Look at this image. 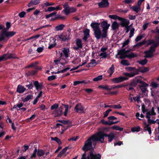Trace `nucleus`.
I'll list each match as a JSON object with an SVG mask.
<instances>
[{
	"instance_id": "nucleus-1",
	"label": "nucleus",
	"mask_w": 159,
	"mask_h": 159,
	"mask_svg": "<svg viewBox=\"0 0 159 159\" xmlns=\"http://www.w3.org/2000/svg\"><path fill=\"white\" fill-rule=\"evenodd\" d=\"M107 137L108 141L111 142L115 137V134L112 133L107 134L102 131H99L89 137L85 142L82 148L85 152L93 149L96 143L99 142L103 143L104 142V137Z\"/></svg>"
},
{
	"instance_id": "nucleus-2",
	"label": "nucleus",
	"mask_w": 159,
	"mask_h": 159,
	"mask_svg": "<svg viewBox=\"0 0 159 159\" xmlns=\"http://www.w3.org/2000/svg\"><path fill=\"white\" fill-rule=\"evenodd\" d=\"M99 25V23L97 22L92 23L90 25L93 29L95 37L97 39H99L101 38H105L107 37V30L110 26V24H108L107 21L102 22L101 24V26L102 29V33Z\"/></svg>"
},
{
	"instance_id": "nucleus-3",
	"label": "nucleus",
	"mask_w": 159,
	"mask_h": 159,
	"mask_svg": "<svg viewBox=\"0 0 159 159\" xmlns=\"http://www.w3.org/2000/svg\"><path fill=\"white\" fill-rule=\"evenodd\" d=\"M16 32L14 31H7L6 29H3L1 31L0 35V42L7 40L9 38L15 34Z\"/></svg>"
},
{
	"instance_id": "nucleus-4",
	"label": "nucleus",
	"mask_w": 159,
	"mask_h": 159,
	"mask_svg": "<svg viewBox=\"0 0 159 159\" xmlns=\"http://www.w3.org/2000/svg\"><path fill=\"white\" fill-rule=\"evenodd\" d=\"M152 45L151 46L149 50L146 51L144 52L145 55L144 57L146 58H150L153 56V53L155 51V48L158 45V42H156L154 40V43L152 44Z\"/></svg>"
},
{
	"instance_id": "nucleus-5",
	"label": "nucleus",
	"mask_w": 159,
	"mask_h": 159,
	"mask_svg": "<svg viewBox=\"0 0 159 159\" xmlns=\"http://www.w3.org/2000/svg\"><path fill=\"white\" fill-rule=\"evenodd\" d=\"M101 155L99 154L95 155L93 150L90 151L87 157L86 156V152L82 155L80 159H100Z\"/></svg>"
},
{
	"instance_id": "nucleus-6",
	"label": "nucleus",
	"mask_w": 159,
	"mask_h": 159,
	"mask_svg": "<svg viewBox=\"0 0 159 159\" xmlns=\"http://www.w3.org/2000/svg\"><path fill=\"white\" fill-rule=\"evenodd\" d=\"M126 69L128 70L129 71H133L129 73H125L124 75L126 76L129 77H134L135 75H138L139 74V71L138 69H136L135 67H128L126 68Z\"/></svg>"
},
{
	"instance_id": "nucleus-7",
	"label": "nucleus",
	"mask_w": 159,
	"mask_h": 159,
	"mask_svg": "<svg viewBox=\"0 0 159 159\" xmlns=\"http://www.w3.org/2000/svg\"><path fill=\"white\" fill-rule=\"evenodd\" d=\"M137 82L141 84V85H139V86L142 93H146L148 91L146 87H148L149 85L139 79L137 80Z\"/></svg>"
},
{
	"instance_id": "nucleus-8",
	"label": "nucleus",
	"mask_w": 159,
	"mask_h": 159,
	"mask_svg": "<svg viewBox=\"0 0 159 159\" xmlns=\"http://www.w3.org/2000/svg\"><path fill=\"white\" fill-rule=\"evenodd\" d=\"M70 36V32H67L62 33L61 34L58 35V37L60 40L64 42L69 39Z\"/></svg>"
},
{
	"instance_id": "nucleus-9",
	"label": "nucleus",
	"mask_w": 159,
	"mask_h": 159,
	"mask_svg": "<svg viewBox=\"0 0 159 159\" xmlns=\"http://www.w3.org/2000/svg\"><path fill=\"white\" fill-rule=\"evenodd\" d=\"M121 86H112L110 87L107 85H101L98 86V88L102 89H105L107 91H111L113 89L120 88Z\"/></svg>"
},
{
	"instance_id": "nucleus-10",
	"label": "nucleus",
	"mask_w": 159,
	"mask_h": 159,
	"mask_svg": "<svg viewBox=\"0 0 159 159\" xmlns=\"http://www.w3.org/2000/svg\"><path fill=\"white\" fill-rule=\"evenodd\" d=\"M154 43V39H149L146 41L145 40H144L141 42L138 43L137 44L134 45V47H140L145 43L147 44L148 45H150Z\"/></svg>"
},
{
	"instance_id": "nucleus-11",
	"label": "nucleus",
	"mask_w": 159,
	"mask_h": 159,
	"mask_svg": "<svg viewBox=\"0 0 159 159\" xmlns=\"http://www.w3.org/2000/svg\"><path fill=\"white\" fill-rule=\"evenodd\" d=\"M131 50H125V49L120 50L118 53L120 55V59H124L127 57V54L130 52Z\"/></svg>"
},
{
	"instance_id": "nucleus-12",
	"label": "nucleus",
	"mask_w": 159,
	"mask_h": 159,
	"mask_svg": "<svg viewBox=\"0 0 159 159\" xmlns=\"http://www.w3.org/2000/svg\"><path fill=\"white\" fill-rule=\"evenodd\" d=\"M75 43L76 46L73 47V49L75 50H77L80 49L82 48L83 47V43L82 40L80 39H77L75 41Z\"/></svg>"
},
{
	"instance_id": "nucleus-13",
	"label": "nucleus",
	"mask_w": 159,
	"mask_h": 159,
	"mask_svg": "<svg viewBox=\"0 0 159 159\" xmlns=\"http://www.w3.org/2000/svg\"><path fill=\"white\" fill-rule=\"evenodd\" d=\"M126 80H127V79L125 77L120 76L112 79L111 80L113 83L117 84L121 82Z\"/></svg>"
},
{
	"instance_id": "nucleus-14",
	"label": "nucleus",
	"mask_w": 159,
	"mask_h": 159,
	"mask_svg": "<svg viewBox=\"0 0 159 159\" xmlns=\"http://www.w3.org/2000/svg\"><path fill=\"white\" fill-rule=\"evenodd\" d=\"M52 114L54 115L55 117L60 116L63 114L62 107H60L58 109L55 110L52 112Z\"/></svg>"
},
{
	"instance_id": "nucleus-15",
	"label": "nucleus",
	"mask_w": 159,
	"mask_h": 159,
	"mask_svg": "<svg viewBox=\"0 0 159 159\" xmlns=\"http://www.w3.org/2000/svg\"><path fill=\"white\" fill-rule=\"evenodd\" d=\"M98 4L99 8H104L108 7L109 3L108 0H102V1Z\"/></svg>"
},
{
	"instance_id": "nucleus-16",
	"label": "nucleus",
	"mask_w": 159,
	"mask_h": 159,
	"mask_svg": "<svg viewBox=\"0 0 159 159\" xmlns=\"http://www.w3.org/2000/svg\"><path fill=\"white\" fill-rule=\"evenodd\" d=\"M68 148L67 147H66L64 148L63 150L58 154L57 156V157L60 158L61 157H65L66 156L67 154L68 153H66V152L68 149Z\"/></svg>"
},
{
	"instance_id": "nucleus-17",
	"label": "nucleus",
	"mask_w": 159,
	"mask_h": 159,
	"mask_svg": "<svg viewBox=\"0 0 159 159\" xmlns=\"http://www.w3.org/2000/svg\"><path fill=\"white\" fill-rule=\"evenodd\" d=\"M84 107L80 103L77 104L75 107V109L77 112H81L84 110Z\"/></svg>"
},
{
	"instance_id": "nucleus-18",
	"label": "nucleus",
	"mask_w": 159,
	"mask_h": 159,
	"mask_svg": "<svg viewBox=\"0 0 159 159\" xmlns=\"http://www.w3.org/2000/svg\"><path fill=\"white\" fill-rule=\"evenodd\" d=\"M64 10L63 11L65 12L66 15L70 13V7L67 3H65L63 5Z\"/></svg>"
},
{
	"instance_id": "nucleus-19",
	"label": "nucleus",
	"mask_w": 159,
	"mask_h": 159,
	"mask_svg": "<svg viewBox=\"0 0 159 159\" xmlns=\"http://www.w3.org/2000/svg\"><path fill=\"white\" fill-rule=\"evenodd\" d=\"M43 83H39L38 81H35L34 83V84L35 87L37 90L42 89L43 86Z\"/></svg>"
},
{
	"instance_id": "nucleus-20",
	"label": "nucleus",
	"mask_w": 159,
	"mask_h": 159,
	"mask_svg": "<svg viewBox=\"0 0 159 159\" xmlns=\"http://www.w3.org/2000/svg\"><path fill=\"white\" fill-rule=\"evenodd\" d=\"M26 90V89L20 85H19L17 89V92L19 93H23Z\"/></svg>"
},
{
	"instance_id": "nucleus-21",
	"label": "nucleus",
	"mask_w": 159,
	"mask_h": 159,
	"mask_svg": "<svg viewBox=\"0 0 159 159\" xmlns=\"http://www.w3.org/2000/svg\"><path fill=\"white\" fill-rule=\"evenodd\" d=\"M144 129L145 131H147L150 134H151V128L149 126V124H147L146 123H144Z\"/></svg>"
},
{
	"instance_id": "nucleus-22",
	"label": "nucleus",
	"mask_w": 159,
	"mask_h": 159,
	"mask_svg": "<svg viewBox=\"0 0 159 159\" xmlns=\"http://www.w3.org/2000/svg\"><path fill=\"white\" fill-rule=\"evenodd\" d=\"M120 21H121L120 25L123 27H126L128 26L129 23V20H127L122 18V20Z\"/></svg>"
},
{
	"instance_id": "nucleus-23",
	"label": "nucleus",
	"mask_w": 159,
	"mask_h": 159,
	"mask_svg": "<svg viewBox=\"0 0 159 159\" xmlns=\"http://www.w3.org/2000/svg\"><path fill=\"white\" fill-rule=\"evenodd\" d=\"M39 0H31L28 4V7H30L33 5H35L39 4Z\"/></svg>"
},
{
	"instance_id": "nucleus-24",
	"label": "nucleus",
	"mask_w": 159,
	"mask_h": 159,
	"mask_svg": "<svg viewBox=\"0 0 159 159\" xmlns=\"http://www.w3.org/2000/svg\"><path fill=\"white\" fill-rule=\"evenodd\" d=\"M84 36L83 37V39L86 41L87 39L89 36V30L88 29H86L84 31Z\"/></svg>"
},
{
	"instance_id": "nucleus-25",
	"label": "nucleus",
	"mask_w": 159,
	"mask_h": 159,
	"mask_svg": "<svg viewBox=\"0 0 159 159\" xmlns=\"http://www.w3.org/2000/svg\"><path fill=\"white\" fill-rule=\"evenodd\" d=\"M119 24L116 21L113 22L111 25L112 29L113 30H116V29L119 28Z\"/></svg>"
},
{
	"instance_id": "nucleus-26",
	"label": "nucleus",
	"mask_w": 159,
	"mask_h": 159,
	"mask_svg": "<svg viewBox=\"0 0 159 159\" xmlns=\"http://www.w3.org/2000/svg\"><path fill=\"white\" fill-rule=\"evenodd\" d=\"M131 8L134 11L136 12L137 13H138L140 10V5L137 4V5H135L132 7Z\"/></svg>"
},
{
	"instance_id": "nucleus-27",
	"label": "nucleus",
	"mask_w": 159,
	"mask_h": 159,
	"mask_svg": "<svg viewBox=\"0 0 159 159\" xmlns=\"http://www.w3.org/2000/svg\"><path fill=\"white\" fill-rule=\"evenodd\" d=\"M37 64V62H35L34 63H32L31 64L28 65V66H26L25 67V68H30L32 67H34V68L37 70L39 69H40L41 68H39V67H37L36 66V65Z\"/></svg>"
},
{
	"instance_id": "nucleus-28",
	"label": "nucleus",
	"mask_w": 159,
	"mask_h": 159,
	"mask_svg": "<svg viewBox=\"0 0 159 159\" xmlns=\"http://www.w3.org/2000/svg\"><path fill=\"white\" fill-rule=\"evenodd\" d=\"M89 83V82L86 81L84 80L83 81H74L73 82V85L74 86H76L77 85L80 84H87Z\"/></svg>"
},
{
	"instance_id": "nucleus-29",
	"label": "nucleus",
	"mask_w": 159,
	"mask_h": 159,
	"mask_svg": "<svg viewBox=\"0 0 159 159\" xmlns=\"http://www.w3.org/2000/svg\"><path fill=\"white\" fill-rule=\"evenodd\" d=\"M62 51L65 57L66 58H67L69 57V53L70 52L69 49L64 48Z\"/></svg>"
},
{
	"instance_id": "nucleus-30",
	"label": "nucleus",
	"mask_w": 159,
	"mask_h": 159,
	"mask_svg": "<svg viewBox=\"0 0 159 159\" xmlns=\"http://www.w3.org/2000/svg\"><path fill=\"white\" fill-rule=\"evenodd\" d=\"M65 27V25H64L62 24H61L56 26L55 27V30L57 31L62 30Z\"/></svg>"
},
{
	"instance_id": "nucleus-31",
	"label": "nucleus",
	"mask_w": 159,
	"mask_h": 159,
	"mask_svg": "<svg viewBox=\"0 0 159 159\" xmlns=\"http://www.w3.org/2000/svg\"><path fill=\"white\" fill-rule=\"evenodd\" d=\"M114 72V67L113 65H112L109 68L107 71V72L110 74V77H111L113 73Z\"/></svg>"
},
{
	"instance_id": "nucleus-32",
	"label": "nucleus",
	"mask_w": 159,
	"mask_h": 159,
	"mask_svg": "<svg viewBox=\"0 0 159 159\" xmlns=\"http://www.w3.org/2000/svg\"><path fill=\"white\" fill-rule=\"evenodd\" d=\"M60 7L59 6H57L56 7H48L47 9V11H54V10H56V11H58L59 10H60Z\"/></svg>"
},
{
	"instance_id": "nucleus-33",
	"label": "nucleus",
	"mask_w": 159,
	"mask_h": 159,
	"mask_svg": "<svg viewBox=\"0 0 159 159\" xmlns=\"http://www.w3.org/2000/svg\"><path fill=\"white\" fill-rule=\"evenodd\" d=\"M109 17L111 19L114 20L118 19L119 20H122L121 17H119L118 16L116 15H110L109 16Z\"/></svg>"
},
{
	"instance_id": "nucleus-34",
	"label": "nucleus",
	"mask_w": 159,
	"mask_h": 159,
	"mask_svg": "<svg viewBox=\"0 0 159 159\" xmlns=\"http://www.w3.org/2000/svg\"><path fill=\"white\" fill-rule=\"evenodd\" d=\"M138 70L139 72L140 71L142 73H144L148 71V69L145 67H139Z\"/></svg>"
},
{
	"instance_id": "nucleus-35",
	"label": "nucleus",
	"mask_w": 159,
	"mask_h": 159,
	"mask_svg": "<svg viewBox=\"0 0 159 159\" xmlns=\"http://www.w3.org/2000/svg\"><path fill=\"white\" fill-rule=\"evenodd\" d=\"M33 98V96L31 95H28L26 97L22 98V101L24 102H26L28 101L30 99H32Z\"/></svg>"
},
{
	"instance_id": "nucleus-36",
	"label": "nucleus",
	"mask_w": 159,
	"mask_h": 159,
	"mask_svg": "<svg viewBox=\"0 0 159 159\" xmlns=\"http://www.w3.org/2000/svg\"><path fill=\"white\" fill-rule=\"evenodd\" d=\"M37 150L36 148L34 150L33 153L31 154L30 159H32L33 158H36V153H37Z\"/></svg>"
},
{
	"instance_id": "nucleus-37",
	"label": "nucleus",
	"mask_w": 159,
	"mask_h": 159,
	"mask_svg": "<svg viewBox=\"0 0 159 159\" xmlns=\"http://www.w3.org/2000/svg\"><path fill=\"white\" fill-rule=\"evenodd\" d=\"M45 154L44 152L42 150H38L37 152V154L38 157L43 156Z\"/></svg>"
},
{
	"instance_id": "nucleus-38",
	"label": "nucleus",
	"mask_w": 159,
	"mask_h": 159,
	"mask_svg": "<svg viewBox=\"0 0 159 159\" xmlns=\"http://www.w3.org/2000/svg\"><path fill=\"white\" fill-rule=\"evenodd\" d=\"M137 54L133 52H131L129 54L127 55V57H128L129 58H132L137 57Z\"/></svg>"
},
{
	"instance_id": "nucleus-39",
	"label": "nucleus",
	"mask_w": 159,
	"mask_h": 159,
	"mask_svg": "<svg viewBox=\"0 0 159 159\" xmlns=\"http://www.w3.org/2000/svg\"><path fill=\"white\" fill-rule=\"evenodd\" d=\"M68 62V61L67 59H64L61 58L60 59V64L64 65L67 64Z\"/></svg>"
},
{
	"instance_id": "nucleus-40",
	"label": "nucleus",
	"mask_w": 159,
	"mask_h": 159,
	"mask_svg": "<svg viewBox=\"0 0 159 159\" xmlns=\"http://www.w3.org/2000/svg\"><path fill=\"white\" fill-rule=\"evenodd\" d=\"M140 128L139 127H134L131 128V131L133 132H138L140 131Z\"/></svg>"
},
{
	"instance_id": "nucleus-41",
	"label": "nucleus",
	"mask_w": 159,
	"mask_h": 159,
	"mask_svg": "<svg viewBox=\"0 0 159 159\" xmlns=\"http://www.w3.org/2000/svg\"><path fill=\"white\" fill-rule=\"evenodd\" d=\"M120 63L122 64L125 66H128L130 65L129 61L125 60H122Z\"/></svg>"
},
{
	"instance_id": "nucleus-42",
	"label": "nucleus",
	"mask_w": 159,
	"mask_h": 159,
	"mask_svg": "<svg viewBox=\"0 0 159 159\" xmlns=\"http://www.w3.org/2000/svg\"><path fill=\"white\" fill-rule=\"evenodd\" d=\"M37 73V71L34 70H32L31 71H29L26 74L27 76L33 75H35Z\"/></svg>"
},
{
	"instance_id": "nucleus-43",
	"label": "nucleus",
	"mask_w": 159,
	"mask_h": 159,
	"mask_svg": "<svg viewBox=\"0 0 159 159\" xmlns=\"http://www.w3.org/2000/svg\"><path fill=\"white\" fill-rule=\"evenodd\" d=\"M65 108V111L64 113V116H66L68 111L69 106L68 105H63Z\"/></svg>"
},
{
	"instance_id": "nucleus-44",
	"label": "nucleus",
	"mask_w": 159,
	"mask_h": 159,
	"mask_svg": "<svg viewBox=\"0 0 159 159\" xmlns=\"http://www.w3.org/2000/svg\"><path fill=\"white\" fill-rule=\"evenodd\" d=\"M150 86H152V87L154 89H156L158 86V84L157 83L152 82L151 83Z\"/></svg>"
},
{
	"instance_id": "nucleus-45",
	"label": "nucleus",
	"mask_w": 159,
	"mask_h": 159,
	"mask_svg": "<svg viewBox=\"0 0 159 159\" xmlns=\"http://www.w3.org/2000/svg\"><path fill=\"white\" fill-rule=\"evenodd\" d=\"M102 75H99L97 77L94 78L93 79V80L94 81H97L100 80H102Z\"/></svg>"
},
{
	"instance_id": "nucleus-46",
	"label": "nucleus",
	"mask_w": 159,
	"mask_h": 159,
	"mask_svg": "<svg viewBox=\"0 0 159 159\" xmlns=\"http://www.w3.org/2000/svg\"><path fill=\"white\" fill-rule=\"evenodd\" d=\"M112 128L114 129L122 131L123 130V128H120L118 126L115 125L112 127Z\"/></svg>"
},
{
	"instance_id": "nucleus-47",
	"label": "nucleus",
	"mask_w": 159,
	"mask_h": 159,
	"mask_svg": "<svg viewBox=\"0 0 159 159\" xmlns=\"http://www.w3.org/2000/svg\"><path fill=\"white\" fill-rule=\"evenodd\" d=\"M97 63L96 62V60L95 59H92L91 60V62L89 63V65L92 67H93L96 66Z\"/></svg>"
},
{
	"instance_id": "nucleus-48",
	"label": "nucleus",
	"mask_w": 159,
	"mask_h": 159,
	"mask_svg": "<svg viewBox=\"0 0 159 159\" xmlns=\"http://www.w3.org/2000/svg\"><path fill=\"white\" fill-rule=\"evenodd\" d=\"M136 116L137 117V118L140 120H142V119L139 118V117H140L141 118H143L144 117V116L142 114H140L139 113H137L136 114Z\"/></svg>"
},
{
	"instance_id": "nucleus-49",
	"label": "nucleus",
	"mask_w": 159,
	"mask_h": 159,
	"mask_svg": "<svg viewBox=\"0 0 159 159\" xmlns=\"http://www.w3.org/2000/svg\"><path fill=\"white\" fill-rule=\"evenodd\" d=\"M107 52H102L99 54V56L101 57L102 58H106L107 57Z\"/></svg>"
},
{
	"instance_id": "nucleus-50",
	"label": "nucleus",
	"mask_w": 159,
	"mask_h": 159,
	"mask_svg": "<svg viewBox=\"0 0 159 159\" xmlns=\"http://www.w3.org/2000/svg\"><path fill=\"white\" fill-rule=\"evenodd\" d=\"M58 107L59 105L57 103H55L51 106V109L52 110L56 109L58 108Z\"/></svg>"
},
{
	"instance_id": "nucleus-51",
	"label": "nucleus",
	"mask_w": 159,
	"mask_h": 159,
	"mask_svg": "<svg viewBox=\"0 0 159 159\" xmlns=\"http://www.w3.org/2000/svg\"><path fill=\"white\" fill-rule=\"evenodd\" d=\"M51 140L56 141L58 144H60L61 143V141L60 139L58 138L57 137L51 138Z\"/></svg>"
},
{
	"instance_id": "nucleus-52",
	"label": "nucleus",
	"mask_w": 159,
	"mask_h": 159,
	"mask_svg": "<svg viewBox=\"0 0 159 159\" xmlns=\"http://www.w3.org/2000/svg\"><path fill=\"white\" fill-rule=\"evenodd\" d=\"M135 30V29L134 28H132L130 30V32L129 33V38H131L134 34V31Z\"/></svg>"
},
{
	"instance_id": "nucleus-53",
	"label": "nucleus",
	"mask_w": 159,
	"mask_h": 159,
	"mask_svg": "<svg viewBox=\"0 0 159 159\" xmlns=\"http://www.w3.org/2000/svg\"><path fill=\"white\" fill-rule=\"evenodd\" d=\"M112 111L111 109H109L104 112V117H106L108 115L110 112Z\"/></svg>"
},
{
	"instance_id": "nucleus-54",
	"label": "nucleus",
	"mask_w": 159,
	"mask_h": 159,
	"mask_svg": "<svg viewBox=\"0 0 159 159\" xmlns=\"http://www.w3.org/2000/svg\"><path fill=\"white\" fill-rule=\"evenodd\" d=\"M7 54L3 55L2 56L0 57V61H5L7 60Z\"/></svg>"
},
{
	"instance_id": "nucleus-55",
	"label": "nucleus",
	"mask_w": 159,
	"mask_h": 159,
	"mask_svg": "<svg viewBox=\"0 0 159 159\" xmlns=\"http://www.w3.org/2000/svg\"><path fill=\"white\" fill-rule=\"evenodd\" d=\"M57 13V12H54L48 15H46V17L47 19H48L50 17L56 14Z\"/></svg>"
},
{
	"instance_id": "nucleus-56",
	"label": "nucleus",
	"mask_w": 159,
	"mask_h": 159,
	"mask_svg": "<svg viewBox=\"0 0 159 159\" xmlns=\"http://www.w3.org/2000/svg\"><path fill=\"white\" fill-rule=\"evenodd\" d=\"M147 60L146 59H144L143 60H142L139 61V63L142 65H145L147 63Z\"/></svg>"
},
{
	"instance_id": "nucleus-57",
	"label": "nucleus",
	"mask_w": 159,
	"mask_h": 159,
	"mask_svg": "<svg viewBox=\"0 0 159 159\" xmlns=\"http://www.w3.org/2000/svg\"><path fill=\"white\" fill-rule=\"evenodd\" d=\"M151 115H152L151 114H149V113H148V112L147 113V115L146 116V117L148 119V122L149 123L151 122L152 123V122H150V121H152V120H151L150 119Z\"/></svg>"
},
{
	"instance_id": "nucleus-58",
	"label": "nucleus",
	"mask_w": 159,
	"mask_h": 159,
	"mask_svg": "<svg viewBox=\"0 0 159 159\" xmlns=\"http://www.w3.org/2000/svg\"><path fill=\"white\" fill-rule=\"evenodd\" d=\"M148 112L152 115H156V113L154 112V109L153 107H152L151 110Z\"/></svg>"
},
{
	"instance_id": "nucleus-59",
	"label": "nucleus",
	"mask_w": 159,
	"mask_h": 159,
	"mask_svg": "<svg viewBox=\"0 0 159 159\" xmlns=\"http://www.w3.org/2000/svg\"><path fill=\"white\" fill-rule=\"evenodd\" d=\"M143 37V36L142 35L138 36L135 39V41L136 42H137L140 41Z\"/></svg>"
},
{
	"instance_id": "nucleus-60",
	"label": "nucleus",
	"mask_w": 159,
	"mask_h": 159,
	"mask_svg": "<svg viewBox=\"0 0 159 159\" xmlns=\"http://www.w3.org/2000/svg\"><path fill=\"white\" fill-rule=\"evenodd\" d=\"M40 36V34L36 35L35 36H33L30 37V39H33V41L35 40L36 39H37L39 38Z\"/></svg>"
},
{
	"instance_id": "nucleus-61",
	"label": "nucleus",
	"mask_w": 159,
	"mask_h": 159,
	"mask_svg": "<svg viewBox=\"0 0 159 159\" xmlns=\"http://www.w3.org/2000/svg\"><path fill=\"white\" fill-rule=\"evenodd\" d=\"M59 121L60 122H61L65 125L70 124V123H71L70 122V121H69V120H59Z\"/></svg>"
},
{
	"instance_id": "nucleus-62",
	"label": "nucleus",
	"mask_w": 159,
	"mask_h": 159,
	"mask_svg": "<svg viewBox=\"0 0 159 159\" xmlns=\"http://www.w3.org/2000/svg\"><path fill=\"white\" fill-rule=\"evenodd\" d=\"M77 9L74 7H70V13H73L75 12Z\"/></svg>"
},
{
	"instance_id": "nucleus-63",
	"label": "nucleus",
	"mask_w": 159,
	"mask_h": 159,
	"mask_svg": "<svg viewBox=\"0 0 159 159\" xmlns=\"http://www.w3.org/2000/svg\"><path fill=\"white\" fill-rule=\"evenodd\" d=\"M133 99L134 101H137L138 103H139L140 101V97L139 96L134 97Z\"/></svg>"
},
{
	"instance_id": "nucleus-64",
	"label": "nucleus",
	"mask_w": 159,
	"mask_h": 159,
	"mask_svg": "<svg viewBox=\"0 0 159 159\" xmlns=\"http://www.w3.org/2000/svg\"><path fill=\"white\" fill-rule=\"evenodd\" d=\"M26 14V13L24 11H22L19 14V16L20 17V18H23V17L25 14Z\"/></svg>"
}]
</instances>
